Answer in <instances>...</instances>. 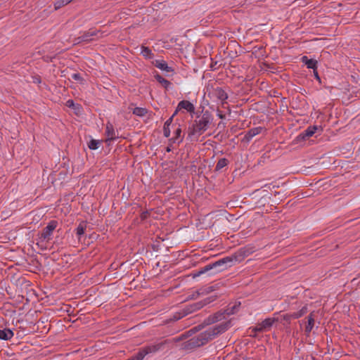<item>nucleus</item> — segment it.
I'll return each mask as SVG.
<instances>
[{
  "label": "nucleus",
  "instance_id": "11",
  "mask_svg": "<svg viewBox=\"0 0 360 360\" xmlns=\"http://www.w3.org/2000/svg\"><path fill=\"white\" fill-rule=\"evenodd\" d=\"M302 61L305 63L308 68L315 70L316 68V60L309 59L307 56L302 58Z\"/></svg>",
  "mask_w": 360,
  "mask_h": 360
},
{
  "label": "nucleus",
  "instance_id": "26",
  "mask_svg": "<svg viewBox=\"0 0 360 360\" xmlns=\"http://www.w3.org/2000/svg\"><path fill=\"white\" fill-rule=\"evenodd\" d=\"M257 131V129H252V130H251L250 131V133L251 134L252 136H255V135H256L257 134V131Z\"/></svg>",
  "mask_w": 360,
  "mask_h": 360
},
{
  "label": "nucleus",
  "instance_id": "17",
  "mask_svg": "<svg viewBox=\"0 0 360 360\" xmlns=\"http://www.w3.org/2000/svg\"><path fill=\"white\" fill-rule=\"evenodd\" d=\"M317 130V127L316 126H313V127H308L305 131H304V137H310V136H312L316 131Z\"/></svg>",
  "mask_w": 360,
  "mask_h": 360
},
{
  "label": "nucleus",
  "instance_id": "1",
  "mask_svg": "<svg viewBox=\"0 0 360 360\" xmlns=\"http://www.w3.org/2000/svg\"><path fill=\"white\" fill-rule=\"evenodd\" d=\"M212 119L210 116L205 113L198 120L195 121L192 127L189 129V136L198 137L208 128Z\"/></svg>",
  "mask_w": 360,
  "mask_h": 360
},
{
  "label": "nucleus",
  "instance_id": "10",
  "mask_svg": "<svg viewBox=\"0 0 360 360\" xmlns=\"http://www.w3.org/2000/svg\"><path fill=\"white\" fill-rule=\"evenodd\" d=\"M314 318L312 314H311L307 318V323L304 329L306 333L309 334L311 331L314 326Z\"/></svg>",
  "mask_w": 360,
  "mask_h": 360
},
{
  "label": "nucleus",
  "instance_id": "21",
  "mask_svg": "<svg viewBox=\"0 0 360 360\" xmlns=\"http://www.w3.org/2000/svg\"><path fill=\"white\" fill-rule=\"evenodd\" d=\"M228 164V160L225 158L220 159L217 165H216V169L219 170L226 166Z\"/></svg>",
  "mask_w": 360,
  "mask_h": 360
},
{
  "label": "nucleus",
  "instance_id": "5",
  "mask_svg": "<svg viewBox=\"0 0 360 360\" xmlns=\"http://www.w3.org/2000/svg\"><path fill=\"white\" fill-rule=\"evenodd\" d=\"M274 322V319L269 318L264 320L261 323H259L255 330L256 331H263L269 329L273 325Z\"/></svg>",
  "mask_w": 360,
  "mask_h": 360
},
{
  "label": "nucleus",
  "instance_id": "27",
  "mask_svg": "<svg viewBox=\"0 0 360 360\" xmlns=\"http://www.w3.org/2000/svg\"><path fill=\"white\" fill-rule=\"evenodd\" d=\"M218 116H219L221 119H223V118H224V116H223L221 113H219V114H218Z\"/></svg>",
  "mask_w": 360,
  "mask_h": 360
},
{
  "label": "nucleus",
  "instance_id": "25",
  "mask_svg": "<svg viewBox=\"0 0 360 360\" xmlns=\"http://www.w3.org/2000/svg\"><path fill=\"white\" fill-rule=\"evenodd\" d=\"M72 77L75 80H80L81 79V75L77 73H75L72 75Z\"/></svg>",
  "mask_w": 360,
  "mask_h": 360
},
{
  "label": "nucleus",
  "instance_id": "15",
  "mask_svg": "<svg viewBox=\"0 0 360 360\" xmlns=\"http://www.w3.org/2000/svg\"><path fill=\"white\" fill-rule=\"evenodd\" d=\"M141 53L145 58L150 59L153 58V53L148 47L142 46Z\"/></svg>",
  "mask_w": 360,
  "mask_h": 360
},
{
  "label": "nucleus",
  "instance_id": "7",
  "mask_svg": "<svg viewBox=\"0 0 360 360\" xmlns=\"http://www.w3.org/2000/svg\"><path fill=\"white\" fill-rule=\"evenodd\" d=\"M13 337V332L8 328L0 329V339L8 340Z\"/></svg>",
  "mask_w": 360,
  "mask_h": 360
},
{
  "label": "nucleus",
  "instance_id": "2",
  "mask_svg": "<svg viewBox=\"0 0 360 360\" xmlns=\"http://www.w3.org/2000/svg\"><path fill=\"white\" fill-rule=\"evenodd\" d=\"M231 326V323L229 321H225L220 323L213 327L209 328L204 333L200 334V338L205 342L208 341L209 340L212 339L217 335L221 333L226 330Z\"/></svg>",
  "mask_w": 360,
  "mask_h": 360
},
{
  "label": "nucleus",
  "instance_id": "6",
  "mask_svg": "<svg viewBox=\"0 0 360 360\" xmlns=\"http://www.w3.org/2000/svg\"><path fill=\"white\" fill-rule=\"evenodd\" d=\"M105 135L107 136V141L114 140L116 139L115 131L113 125L110 122H108L105 127Z\"/></svg>",
  "mask_w": 360,
  "mask_h": 360
},
{
  "label": "nucleus",
  "instance_id": "23",
  "mask_svg": "<svg viewBox=\"0 0 360 360\" xmlns=\"http://www.w3.org/2000/svg\"><path fill=\"white\" fill-rule=\"evenodd\" d=\"M157 79L160 83L163 84L164 85H167L169 84V82L167 79L162 78L160 76H158Z\"/></svg>",
  "mask_w": 360,
  "mask_h": 360
},
{
  "label": "nucleus",
  "instance_id": "16",
  "mask_svg": "<svg viewBox=\"0 0 360 360\" xmlns=\"http://www.w3.org/2000/svg\"><path fill=\"white\" fill-rule=\"evenodd\" d=\"M101 144V141L96 140V139H91L88 143V147L91 150H96L98 149Z\"/></svg>",
  "mask_w": 360,
  "mask_h": 360
},
{
  "label": "nucleus",
  "instance_id": "24",
  "mask_svg": "<svg viewBox=\"0 0 360 360\" xmlns=\"http://www.w3.org/2000/svg\"><path fill=\"white\" fill-rule=\"evenodd\" d=\"M66 105L70 108H73V107H75V103L72 100H68L66 102Z\"/></svg>",
  "mask_w": 360,
  "mask_h": 360
},
{
  "label": "nucleus",
  "instance_id": "4",
  "mask_svg": "<svg viewBox=\"0 0 360 360\" xmlns=\"http://www.w3.org/2000/svg\"><path fill=\"white\" fill-rule=\"evenodd\" d=\"M181 109H184L189 112H193L195 110V107L193 104L191 103L190 101H181V102L179 103L177 109L176 110L175 112H177L178 110Z\"/></svg>",
  "mask_w": 360,
  "mask_h": 360
},
{
  "label": "nucleus",
  "instance_id": "14",
  "mask_svg": "<svg viewBox=\"0 0 360 360\" xmlns=\"http://www.w3.org/2000/svg\"><path fill=\"white\" fill-rule=\"evenodd\" d=\"M155 65L162 70L165 71H169V68L168 67L167 63L163 60H157L154 63Z\"/></svg>",
  "mask_w": 360,
  "mask_h": 360
},
{
  "label": "nucleus",
  "instance_id": "18",
  "mask_svg": "<svg viewBox=\"0 0 360 360\" xmlns=\"http://www.w3.org/2000/svg\"><path fill=\"white\" fill-rule=\"evenodd\" d=\"M181 129L180 126H179L175 129L174 137L172 138L173 142L181 141V139L179 140L181 137Z\"/></svg>",
  "mask_w": 360,
  "mask_h": 360
},
{
  "label": "nucleus",
  "instance_id": "20",
  "mask_svg": "<svg viewBox=\"0 0 360 360\" xmlns=\"http://www.w3.org/2000/svg\"><path fill=\"white\" fill-rule=\"evenodd\" d=\"M133 112L138 116H144L147 113V110L143 108H135Z\"/></svg>",
  "mask_w": 360,
  "mask_h": 360
},
{
  "label": "nucleus",
  "instance_id": "8",
  "mask_svg": "<svg viewBox=\"0 0 360 360\" xmlns=\"http://www.w3.org/2000/svg\"><path fill=\"white\" fill-rule=\"evenodd\" d=\"M176 112H174V113L172 115V116L169 118L165 123L164 124V128H163V131H164V135L166 137H169V135H170V125L172 122V120H173V117L176 115Z\"/></svg>",
  "mask_w": 360,
  "mask_h": 360
},
{
  "label": "nucleus",
  "instance_id": "19",
  "mask_svg": "<svg viewBox=\"0 0 360 360\" xmlns=\"http://www.w3.org/2000/svg\"><path fill=\"white\" fill-rule=\"evenodd\" d=\"M73 0H56L55 3V8L58 9L70 3Z\"/></svg>",
  "mask_w": 360,
  "mask_h": 360
},
{
  "label": "nucleus",
  "instance_id": "12",
  "mask_svg": "<svg viewBox=\"0 0 360 360\" xmlns=\"http://www.w3.org/2000/svg\"><path fill=\"white\" fill-rule=\"evenodd\" d=\"M86 229V224L85 221H82L79 224L76 229V234L79 238L83 236Z\"/></svg>",
  "mask_w": 360,
  "mask_h": 360
},
{
  "label": "nucleus",
  "instance_id": "22",
  "mask_svg": "<svg viewBox=\"0 0 360 360\" xmlns=\"http://www.w3.org/2000/svg\"><path fill=\"white\" fill-rule=\"evenodd\" d=\"M233 261L232 259L229 258V257H226V258H224L221 260H219L218 262H217L216 263L214 264V266H220L221 264H226V262H231Z\"/></svg>",
  "mask_w": 360,
  "mask_h": 360
},
{
  "label": "nucleus",
  "instance_id": "3",
  "mask_svg": "<svg viewBox=\"0 0 360 360\" xmlns=\"http://www.w3.org/2000/svg\"><path fill=\"white\" fill-rule=\"evenodd\" d=\"M57 224L58 223L56 221H51L48 224L40 235V239L41 241L50 240L53 231L57 227Z\"/></svg>",
  "mask_w": 360,
  "mask_h": 360
},
{
  "label": "nucleus",
  "instance_id": "9",
  "mask_svg": "<svg viewBox=\"0 0 360 360\" xmlns=\"http://www.w3.org/2000/svg\"><path fill=\"white\" fill-rule=\"evenodd\" d=\"M214 95L221 102L225 101L228 98L227 94L221 88H217L214 90Z\"/></svg>",
  "mask_w": 360,
  "mask_h": 360
},
{
  "label": "nucleus",
  "instance_id": "13",
  "mask_svg": "<svg viewBox=\"0 0 360 360\" xmlns=\"http://www.w3.org/2000/svg\"><path fill=\"white\" fill-rule=\"evenodd\" d=\"M307 311V307L306 306H304L299 311L297 312H294V313H292L290 314H288V317L290 319H298L301 316H302L304 314H305Z\"/></svg>",
  "mask_w": 360,
  "mask_h": 360
},
{
  "label": "nucleus",
  "instance_id": "28",
  "mask_svg": "<svg viewBox=\"0 0 360 360\" xmlns=\"http://www.w3.org/2000/svg\"><path fill=\"white\" fill-rule=\"evenodd\" d=\"M315 75H316V77L317 79H319V76H318L317 72H316Z\"/></svg>",
  "mask_w": 360,
  "mask_h": 360
}]
</instances>
